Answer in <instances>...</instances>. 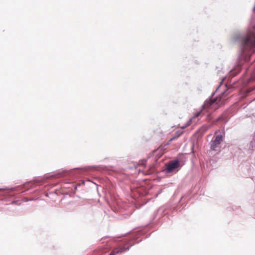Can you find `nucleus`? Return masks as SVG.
<instances>
[{
    "label": "nucleus",
    "instance_id": "nucleus-1",
    "mask_svg": "<svg viewBox=\"0 0 255 255\" xmlns=\"http://www.w3.org/2000/svg\"><path fill=\"white\" fill-rule=\"evenodd\" d=\"M242 51L246 61L249 60L251 53L254 52L255 47V34L253 32L249 33L243 40Z\"/></svg>",
    "mask_w": 255,
    "mask_h": 255
},
{
    "label": "nucleus",
    "instance_id": "nucleus-2",
    "mask_svg": "<svg viewBox=\"0 0 255 255\" xmlns=\"http://www.w3.org/2000/svg\"><path fill=\"white\" fill-rule=\"evenodd\" d=\"M229 93V92L227 91L216 98L212 97L211 99L207 100L204 103V108L208 109L212 107L215 109H218L220 106L224 104L225 101L227 99V97Z\"/></svg>",
    "mask_w": 255,
    "mask_h": 255
},
{
    "label": "nucleus",
    "instance_id": "nucleus-3",
    "mask_svg": "<svg viewBox=\"0 0 255 255\" xmlns=\"http://www.w3.org/2000/svg\"><path fill=\"white\" fill-rule=\"evenodd\" d=\"M224 136L222 134H219L214 136L211 140V149L214 151L218 150L220 143L223 141Z\"/></svg>",
    "mask_w": 255,
    "mask_h": 255
},
{
    "label": "nucleus",
    "instance_id": "nucleus-4",
    "mask_svg": "<svg viewBox=\"0 0 255 255\" xmlns=\"http://www.w3.org/2000/svg\"><path fill=\"white\" fill-rule=\"evenodd\" d=\"M179 165L178 160H175L169 162L167 166V170L168 172H171L174 169L177 168Z\"/></svg>",
    "mask_w": 255,
    "mask_h": 255
},
{
    "label": "nucleus",
    "instance_id": "nucleus-5",
    "mask_svg": "<svg viewBox=\"0 0 255 255\" xmlns=\"http://www.w3.org/2000/svg\"><path fill=\"white\" fill-rule=\"evenodd\" d=\"M200 114H201V112H198L197 113H196L195 114V115L194 116V117H193V118L192 119H191L189 121H188L187 124L185 127H182L181 128H184L186 127H187V126H189L191 124V123H192V119H195V118L198 117V116H199L200 115Z\"/></svg>",
    "mask_w": 255,
    "mask_h": 255
},
{
    "label": "nucleus",
    "instance_id": "nucleus-6",
    "mask_svg": "<svg viewBox=\"0 0 255 255\" xmlns=\"http://www.w3.org/2000/svg\"><path fill=\"white\" fill-rule=\"evenodd\" d=\"M116 249L117 251H118V254L124 253L127 250L125 247L117 248Z\"/></svg>",
    "mask_w": 255,
    "mask_h": 255
},
{
    "label": "nucleus",
    "instance_id": "nucleus-7",
    "mask_svg": "<svg viewBox=\"0 0 255 255\" xmlns=\"http://www.w3.org/2000/svg\"><path fill=\"white\" fill-rule=\"evenodd\" d=\"M211 127H212V125H209L208 126L203 127L202 128L203 129V130L204 131H205L207 130L209 128H211Z\"/></svg>",
    "mask_w": 255,
    "mask_h": 255
},
{
    "label": "nucleus",
    "instance_id": "nucleus-8",
    "mask_svg": "<svg viewBox=\"0 0 255 255\" xmlns=\"http://www.w3.org/2000/svg\"><path fill=\"white\" fill-rule=\"evenodd\" d=\"M118 254V251L116 250V249H114L110 254V255H116Z\"/></svg>",
    "mask_w": 255,
    "mask_h": 255
},
{
    "label": "nucleus",
    "instance_id": "nucleus-9",
    "mask_svg": "<svg viewBox=\"0 0 255 255\" xmlns=\"http://www.w3.org/2000/svg\"><path fill=\"white\" fill-rule=\"evenodd\" d=\"M222 117H220V118H218L216 120V122H219V121H222Z\"/></svg>",
    "mask_w": 255,
    "mask_h": 255
},
{
    "label": "nucleus",
    "instance_id": "nucleus-10",
    "mask_svg": "<svg viewBox=\"0 0 255 255\" xmlns=\"http://www.w3.org/2000/svg\"><path fill=\"white\" fill-rule=\"evenodd\" d=\"M146 161H141V163H140L141 165H144L145 164Z\"/></svg>",
    "mask_w": 255,
    "mask_h": 255
},
{
    "label": "nucleus",
    "instance_id": "nucleus-11",
    "mask_svg": "<svg viewBox=\"0 0 255 255\" xmlns=\"http://www.w3.org/2000/svg\"><path fill=\"white\" fill-rule=\"evenodd\" d=\"M255 89V87L254 88H252V89L249 88V89L248 90V92L252 91H253Z\"/></svg>",
    "mask_w": 255,
    "mask_h": 255
},
{
    "label": "nucleus",
    "instance_id": "nucleus-12",
    "mask_svg": "<svg viewBox=\"0 0 255 255\" xmlns=\"http://www.w3.org/2000/svg\"><path fill=\"white\" fill-rule=\"evenodd\" d=\"M152 172V171H149V172H148L146 174H150V173H151Z\"/></svg>",
    "mask_w": 255,
    "mask_h": 255
},
{
    "label": "nucleus",
    "instance_id": "nucleus-13",
    "mask_svg": "<svg viewBox=\"0 0 255 255\" xmlns=\"http://www.w3.org/2000/svg\"><path fill=\"white\" fill-rule=\"evenodd\" d=\"M174 138H171V139L169 140V141L170 142V141H172V140L173 139H174Z\"/></svg>",
    "mask_w": 255,
    "mask_h": 255
},
{
    "label": "nucleus",
    "instance_id": "nucleus-14",
    "mask_svg": "<svg viewBox=\"0 0 255 255\" xmlns=\"http://www.w3.org/2000/svg\"><path fill=\"white\" fill-rule=\"evenodd\" d=\"M180 134H179L176 136V137H179V136L180 135Z\"/></svg>",
    "mask_w": 255,
    "mask_h": 255
}]
</instances>
